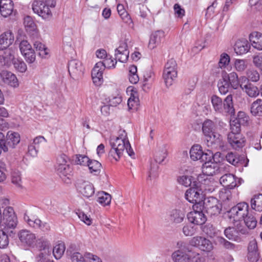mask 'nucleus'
<instances>
[{
  "label": "nucleus",
  "instance_id": "55",
  "mask_svg": "<svg viewBox=\"0 0 262 262\" xmlns=\"http://www.w3.org/2000/svg\"><path fill=\"white\" fill-rule=\"evenodd\" d=\"M216 242L219 245L227 249H234L235 247V245L234 244L227 241L225 238L221 236L217 237Z\"/></svg>",
  "mask_w": 262,
  "mask_h": 262
},
{
  "label": "nucleus",
  "instance_id": "46",
  "mask_svg": "<svg viewBox=\"0 0 262 262\" xmlns=\"http://www.w3.org/2000/svg\"><path fill=\"white\" fill-rule=\"evenodd\" d=\"M241 114L244 115V113L242 112L238 116V118H236L230 121V129L231 132L233 133H240L241 132V121L239 116Z\"/></svg>",
  "mask_w": 262,
  "mask_h": 262
},
{
  "label": "nucleus",
  "instance_id": "40",
  "mask_svg": "<svg viewBox=\"0 0 262 262\" xmlns=\"http://www.w3.org/2000/svg\"><path fill=\"white\" fill-rule=\"evenodd\" d=\"M214 182H211L209 180L205 179L204 182H201L200 187L202 190L203 189L205 193H211L215 190Z\"/></svg>",
  "mask_w": 262,
  "mask_h": 262
},
{
  "label": "nucleus",
  "instance_id": "6",
  "mask_svg": "<svg viewBox=\"0 0 262 262\" xmlns=\"http://www.w3.org/2000/svg\"><path fill=\"white\" fill-rule=\"evenodd\" d=\"M177 63L173 58L169 59L166 63L163 73V78L166 85L171 86L177 77Z\"/></svg>",
  "mask_w": 262,
  "mask_h": 262
},
{
  "label": "nucleus",
  "instance_id": "56",
  "mask_svg": "<svg viewBox=\"0 0 262 262\" xmlns=\"http://www.w3.org/2000/svg\"><path fill=\"white\" fill-rule=\"evenodd\" d=\"M4 224L5 227L10 228H14L17 225L16 217L15 216H12L10 217H5Z\"/></svg>",
  "mask_w": 262,
  "mask_h": 262
},
{
  "label": "nucleus",
  "instance_id": "37",
  "mask_svg": "<svg viewBox=\"0 0 262 262\" xmlns=\"http://www.w3.org/2000/svg\"><path fill=\"white\" fill-rule=\"evenodd\" d=\"M251 208L257 211H262V194L254 195L251 200Z\"/></svg>",
  "mask_w": 262,
  "mask_h": 262
},
{
  "label": "nucleus",
  "instance_id": "47",
  "mask_svg": "<svg viewBox=\"0 0 262 262\" xmlns=\"http://www.w3.org/2000/svg\"><path fill=\"white\" fill-rule=\"evenodd\" d=\"M230 189H231L227 188L220 191L219 197L223 202L226 203L232 200V195Z\"/></svg>",
  "mask_w": 262,
  "mask_h": 262
},
{
  "label": "nucleus",
  "instance_id": "50",
  "mask_svg": "<svg viewBox=\"0 0 262 262\" xmlns=\"http://www.w3.org/2000/svg\"><path fill=\"white\" fill-rule=\"evenodd\" d=\"M197 231V227L191 224L185 225L182 229L183 234L186 236H192L196 233Z\"/></svg>",
  "mask_w": 262,
  "mask_h": 262
},
{
  "label": "nucleus",
  "instance_id": "1",
  "mask_svg": "<svg viewBox=\"0 0 262 262\" xmlns=\"http://www.w3.org/2000/svg\"><path fill=\"white\" fill-rule=\"evenodd\" d=\"M110 144L112 147L110 151V155L113 157L116 161L120 159L125 149L132 158H135V152L127 139V134L124 130L121 131L119 137L111 138Z\"/></svg>",
  "mask_w": 262,
  "mask_h": 262
},
{
  "label": "nucleus",
  "instance_id": "64",
  "mask_svg": "<svg viewBox=\"0 0 262 262\" xmlns=\"http://www.w3.org/2000/svg\"><path fill=\"white\" fill-rule=\"evenodd\" d=\"M70 257L72 262H85L84 258L79 252H74Z\"/></svg>",
  "mask_w": 262,
  "mask_h": 262
},
{
  "label": "nucleus",
  "instance_id": "60",
  "mask_svg": "<svg viewBox=\"0 0 262 262\" xmlns=\"http://www.w3.org/2000/svg\"><path fill=\"white\" fill-rule=\"evenodd\" d=\"M117 8L118 13L120 16L124 20V21L127 23L128 21L130 19V18L127 13L125 12L123 5L121 4H118Z\"/></svg>",
  "mask_w": 262,
  "mask_h": 262
},
{
  "label": "nucleus",
  "instance_id": "15",
  "mask_svg": "<svg viewBox=\"0 0 262 262\" xmlns=\"http://www.w3.org/2000/svg\"><path fill=\"white\" fill-rule=\"evenodd\" d=\"M68 71L71 77L73 79H78L83 74L82 63L76 59H73L69 62Z\"/></svg>",
  "mask_w": 262,
  "mask_h": 262
},
{
  "label": "nucleus",
  "instance_id": "31",
  "mask_svg": "<svg viewBox=\"0 0 262 262\" xmlns=\"http://www.w3.org/2000/svg\"><path fill=\"white\" fill-rule=\"evenodd\" d=\"M249 39L253 48L262 50V33L254 32L250 34Z\"/></svg>",
  "mask_w": 262,
  "mask_h": 262
},
{
  "label": "nucleus",
  "instance_id": "10",
  "mask_svg": "<svg viewBox=\"0 0 262 262\" xmlns=\"http://www.w3.org/2000/svg\"><path fill=\"white\" fill-rule=\"evenodd\" d=\"M19 42V47L21 54L24 56L26 61L28 63H32L35 60V54L31 46L27 40H23L19 41L17 38L15 43Z\"/></svg>",
  "mask_w": 262,
  "mask_h": 262
},
{
  "label": "nucleus",
  "instance_id": "34",
  "mask_svg": "<svg viewBox=\"0 0 262 262\" xmlns=\"http://www.w3.org/2000/svg\"><path fill=\"white\" fill-rule=\"evenodd\" d=\"M247 77L243 76L241 77L242 81L244 82H249V81L250 80L252 82H257L260 78L259 74L258 72L254 69H248L246 71Z\"/></svg>",
  "mask_w": 262,
  "mask_h": 262
},
{
  "label": "nucleus",
  "instance_id": "17",
  "mask_svg": "<svg viewBox=\"0 0 262 262\" xmlns=\"http://www.w3.org/2000/svg\"><path fill=\"white\" fill-rule=\"evenodd\" d=\"M18 236L22 244L26 246H33L36 241L35 234L28 230H23L19 231Z\"/></svg>",
  "mask_w": 262,
  "mask_h": 262
},
{
  "label": "nucleus",
  "instance_id": "23",
  "mask_svg": "<svg viewBox=\"0 0 262 262\" xmlns=\"http://www.w3.org/2000/svg\"><path fill=\"white\" fill-rule=\"evenodd\" d=\"M14 37L11 31L4 32L0 35V50L7 49L14 41Z\"/></svg>",
  "mask_w": 262,
  "mask_h": 262
},
{
  "label": "nucleus",
  "instance_id": "14",
  "mask_svg": "<svg viewBox=\"0 0 262 262\" xmlns=\"http://www.w3.org/2000/svg\"><path fill=\"white\" fill-rule=\"evenodd\" d=\"M76 187L77 190L86 198H89L94 194V187L88 181L79 179L76 182Z\"/></svg>",
  "mask_w": 262,
  "mask_h": 262
},
{
  "label": "nucleus",
  "instance_id": "25",
  "mask_svg": "<svg viewBox=\"0 0 262 262\" xmlns=\"http://www.w3.org/2000/svg\"><path fill=\"white\" fill-rule=\"evenodd\" d=\"M167 145L163 144L159 145L155 151L154 159L155 161L160 164L164 161L167 156Z\"/></svg>",
  "mask_w": 262,
  "mask_h": 262
},
{
  "label": "nucleus",
  "instance_id": "62",
  "mask_svg": "<svg viewBox=\"0 0 262 262\" xmlns=\"http://www.w3.org/2000/svg\"><path fill=\"white\" fill-rule=\"evenodd\" d=\"M213 248L212 243L208 239L205 237L203 243L200 247V250L205 252H209Z\"/></svg>",
  "mask_w": 262,
  "mask_h": 262
},
{
  "label": "nucleus",
  "instance_id": "51",
  "mask_svg": "<svg viewBox=\"0 0 262 262\" xmlns=\"http://www.w3.org/2000/svg\"><path fill=\"white\" fill-rule=\"evenodd\" d=\"M12 63L14 68L18 72L24 73L26 71L27 69V65L22 59L16 58L13 60Z\"/></svg>",
  "mask_w": 262,
  "mask_h": 262
},
{
  "label": "nucleus",
  "instance_id": "43",
  "mask_svg": "<svg viewBox=\"0 0 262 262\" xmlns=\"http://www.w3.org/2000/svg\"><path fill=\"white\" fill-rule=\"evenodd\" d=\"M66 247L63 243L56 245L53 248V254L56 259H60L65 251Z\"/></svg>",
  "mask_w": 262,
  "mask_h": 262
},
{
  "label": "nucleus",
  "instance_id": "44",
  "mask_svg": "<svg viewBox=\"0 0 262 262\" xmlns=\"http://www.w3.org/2000/svg\"><path fill=\"white\" fill-rule=\"evenodd\" d=\"M97 201L103 206L108 205L111 201V196L108 193L104 191L99 192Z\"/></svg>",
  "mask_w": 262,
  "mask_h": 262
},
{
  "label": "nucleus",
  "instance_id": "11",
  "mask_svg": "<svg viewBox=\"0 0 262 262\" xmlns=\"http://www.w3.org/2000/svg\"><path fill=\"white\" fill-rule=\"evenodd\" d=\"M220 155L215 158H211L210 160L204 161L203 163L202 171L207 176H213L219 173V166L217 157H220Z\"/></svg>",
  "mask_w": 262,
  "mask_h": 262
},
{
  "label": "nucleus",
  "instance_id": "48",
  "mask_svg": "<svg viewBox=\"0 0 262 262\" xmlns=\"http://www.w3.org/2000/svg\"><path fill=\"white\" fill-rule=\"evenodd\" d=\"M243 220L246 226L250 229H254L257 224V221L255 217L251 214H248Z\"/></svg>",
  "mask_w": 262,
  "mask_h": 262
},
{
  "label": "nucleus",
  "instance_id": "61",
  "mask_svg": "<svg viewBox=\"0 0 262 262\" xmlns=\"http://www.w3.org/2000/svg\"><path fill=\"white\" fill-rule=\"evenodd\" d=\"M230 62V57L226 53H223L221 55L219 66L221 68H225Z\"/></svg>",
  "mask_w": 262,
  "mask_h": 262
},
{
  "label": "nucleus",
  "instance_id": "32",
  "mask_svg": "<svg viewBox=\"0 0 262 262\" xmlns=\"http://www.w3.org/2000/svg\"><path fill=\"white\" fill-rule=\"evenodd\" d=\"M224 79H226L231 86L233 89H237L240 86V83L238 80V75L236 73L232 72L229 74L225 73L222 74Z\"/></svg>",
  "mask_w": 262,
  "mask_h": 262
},
{
  "label": "nucleus",
  "instance_id": "52",
  "mask_svg": "<svg viewBox=\"0 0 262 262\" xmlns=\"http://www.w3.org/2000/svg\"><path fill=\"white\" fill-rule=\"evenodd\" d=\"M33 45L36 50L39 51V55L40 56L43 57L48 54L47 51V48H46L45 46L39 40L34 41Z\"/></svg>",
  "mask_w": 262,
  "mask_h": 262
},
{
  "label": "nucleus",
  "instance_id": "19",
  "mask_svg": "<svg viewBox=\"0 0 262 262\" xmlns=\"http://www.w3.org/2000/svg\"><path fill=\"white\" fill-rule=\"evenodd\" d=\"M198 211H194L189 212L187 215L188 221L190 223L196 225H201L205 223L206 221V217L204 215L203 211L200 210Z\"/></svg>",
  "mask_w": 262,
  "mask_h": 262
},
{
  "label": "nucleus",
  "instance_id": "8",
  "mask_svg": "<svg viewBox=\"0 0 262 262\" xmlns=\"http://www.w3.org/2000/svg\"><path fill=\"white\" fill-rule=\"evenodd\" d=\"M203 210L209 215H217L220 213L222 205L218 200L214 197L204 199L202 202Z\"/></svg>",
  "mask_w": 262,
  "mask_h": 262
},
{
  "label": "nucleus",
  "instance_id": "26",
  "mask_svg": "<svg viewBox=\"0 0 262 262\" xmlns=\"http://www.w3.org/2000/svg\"><path fill=\"white\" fill-rule=\"evenodd\" d=\"M185 216L184 211L179 209H173L169 213V220L171 224L177 225L184 221Z\"/></svg>",
  "mask_w": 262,
  "mask_h": 262
},
{
  "label": "nucleus",
  "instance_id": "5",
  "mask_svg": "<svg viewBox=\"0 0 262 262\" xmlns=\"http://www.w3.org/2000/svg\"><path fill=\"white\" fill-rule=\"evenodd\" d=\"M204 195L203 190L196 186H192L187 189L185 194L186 199L190 203L194 204L193 209H198L199 206L200 210L204 200Z\"/></svg>",
  "mask_w": 262,
  "mask_h": 262
},
{
  "label": "nucleus",
  "instance_id": "30",
  "mask_svg": "<svg viewBox=\"0 0 262 262\" xmlns=\"http://www.w3.org/2000/svg\"><path fill=\"white\" fill-rule=\"evenodd\" d=\"M240 87L243 90H245L246 94L250 97H256L259 94V91L257 87L250 82H247L246 84H244V82L242 81Z\"/></svg>",
  "mask_w": 262,
  "mask_h": 262
},
{
  "label": "nucleus",
  "instance_id": "2",
  "mask_svg": "<svg viewBox=\"0 0 262 262\" xmlns=\"http://www.w3.org/2000/svg\"><path fill=\"white\" fill-rule=\"evenodd\" d=\"M211 101L215 112L226 115H234L235 110L233 107V97L231 94L228 95L224 101L220 97L214 95L211 97Z\"/></svg>",
  "mask_w": 262,
  "mask_h": 262
},
{
  "label": "nucleus",
  "instance_id": "59",
  "mask_svg": "<svg viewBox=\"0 0 262 262\" xmlns=\"http://www.w3.org/2000/svg\"><path fill=\"white\" fill-rule=\"evenodd\" d=\"M205 237L200 236H196L192 237L189 241V244L193 247L200 249V247L203 243Z\"/></svg>",
  "mask_w": 262,
  "mask_h": 262
},
{
  "label": "nucleus",
  "instance_id": "18",
  "mask_svg": "<svg viewBox=\"0 0 262 262\" xmlns=\"http://www.w3.org/2000/svg\"><path fill=\"white\" fill-rule=\"evenodd\" d=\"M204 137V141L208 147L216 148L218 147H221L223 145L222 137L215 132L212 135L210 134Z\"/></svg>",
  "mask_w": 262,
  "mask_h": 262
},
{
  "label": "nucleus",
  "instance_id": "13",
  "mask_svg": "<svg viewBox=\"0 0 262 262\" xmlns=\"http://www.w3.org/2000/svg\"><path fill=\"white\" fill-rule=\"evenodd\" d=\"M107 61L108 60L105 62H98L92 71V78L96 85H100L103 82V72L106 68Z\"/></svg>",
  "mask_w": 262,
  "mask_h": 262
},
{
  "label": "nucleus",
  "instance_id": "28",
  "mask_svg": "<svg viewBox=\"0 0 262 262\" xmlns=\"http://www.w3.org/2000/svg\"><path fill=\"white\" fill-rule=\"evenodd\" d=\"M250 44L247 40H238L234 45V49L238 55H242L247 53L250 49Z\"/></svg>",
  "mask_w": 262,
  "mask_h": 262
},
{
  "label": "nucleus",
  "instance_id": "20",
  "mask_svg": "<svg viewBox=\"0 0 262 262\" xmlns=\"http://www.w3.org/2000/svg\"><path fill=\"white\" fill-rule=\"evenodd\" d=\"M226 159L229 163L234 166L244 165L245 166H247L249 162V160L245 158L244 155L239 156L232 152L226 155Z\"/></svg>",
  "mask_w": 262,
  "mask_h": 262
},
{
  "label": "nucleus",
  "instance_id": "39",
  "mask_svg": "<svg viewBox=\"0 0 262 262\" xmlns=\"http://www.w3.org/2000/svg\"><path fill=\"white\" fill-rule=\"evenodd\" d=\"M87 166L89 167L91 173L95 175H97L100 173L101 164L98 161L90 159Z\"/></svg>",
  "mask_w": 262,
  "mask_h": 262
},
{
  "label": "nucleus",
  "instance_id": "3",
  "mask_svg": "<svg viewBox=\"0 0 262 262\" xmlns=\"http://www.w3.org/2000/svg\"><path fill=\"white\" fill-rule=\"evenodd\" d=\"M178 249L173 252L171 255V258L174 262H189L191 257L194 258L196 256H199L198 253L193 252L192 256L189 255L187 252H191V249L186 242L179 241L177 244Z\"/></svg>",
  "mask_w": 262,
  "mask_h": 262
},
{
  "label": "nucleus",
  "instance_id": "24",
  "mask_svg": "<svg viewBox=\"0 0 262 262\" xmlns=\"http://www.w3.org/2000/svg\"><path fill=\"white\" fill-rule=\"evenodd\" d=\"M220 183L224 187L233 189L237 186L236 178L231 173L225 174L220 178Z\"/></svg>",
  "mask_w": 262,
  "mask_h": 262
},
{
  "label": "nucleus",
  "instance_id": "33",
  "mask_svg": "<svg viewBox=\"0 0 262 262\" xmlns=\"http://www.w3.org/2000/svg\"><path fill=\"white\" fill-rule=\"evenodd\" d=\"M250 112L254 116L262 117V99H257L250 105Z\"/></svg>",
  "mask_w": 262,
  "mask_h": 262
},
{
  "label": "nucleus",
  "instance_id": "57",
  "mask_svg": "<svg viewBox=\"0 0 262 262\" xmlns=\"http://www.w3.org/2000/svg\"><path fill=\"white\" fill-rule=\"evenodd\" d=\"M49 246L50 244L48 241H40L38 243L37 246L39 250L40 251L39 253H46L47 255H48L50 252Z\"/></svg>",
  "mask_w": 262,
  "mask_h": 262
},
{
  "label": "nucleus",
  "instance_id": "22",
  "mask_svg": "<svg viewBox=\"0 0 262 262\" xmlns=\"http://www.w3.org/2000/svg\"><path fill=\"white\" fill-rule=\"evenodd\" d=\"M164 36L165 33L162 30H157L153 32L150 37L148 48L150 49H154L156 47L160 45L163 40Z\"/></svg>",
  "mask_w": 262,
  "mask_h": 262
},
{
  "label": "nucleus",
  "instance_id": "27",
  "mask_svg": "<svg viewBox=\"0 0 262 262\" xmlns=\"http://www.w3.org/2000/svg\"><path fill=\"white\" fill-rule=\"evenodd\" d=\"M13 10V3L11 0H1L0 2V12L5 17L10 15Z\"/></svg>",
  "mask_w": 262,
  "mask_h": 262
},
{
  "label": "nucleus",
  "instance_id": "45",
  "mask_svg": "<svg viewBox=\"0 0 262 262\" xmlns=\"http://www.w3.org/2000/svg\"><path fill=\"white\" fill-rule=\"evenodd\" d=\"M224 234L230 240L237 241L239 238L237 231L234 227H229L224 230Z\"/></svg>",
  "mask_w": 262,
  "mask_h": 262
},
{
  "label": "nucleus",
  "instance_id": "58",
  "mask_svg": "<svg viewBox=\"0 0 262 262\" xmlns=\"http://www.w3.org/2000/svg\"><path fill=\"white\" fill-rule=\"evenodd\" d=\"M8 235L2 230H0V248H5L9 244Z\"/></svg>",
  "mask_w": 262,
  "mask_h": 262
},
{
  "label": "nucleus",
  "instance_id": "12",
  "mask_svg": "<svg viewBox=\"0 0 262 262\" xmlns=\"http://www.w3.org/2000/svg\"><path fill=\"white\" fill-rule=\"evenodd\" d=\"M20 142V136L18 133L9 131L6 135L4 144H3L4 151L8 152L15 148Z\"/></svg>",
  "mask_w": 262,
  "mask_h": 262
},
{
  "label": "nucleus",
  "instance_id": "38",
  "mask_svg": "<svg viewBox=\"0 0 262 262\" xmlns=\"http://www.w3.org/2000/svg\"><path fill=\"white\" fill-rule=\"evenodd\" d=\"M217 86L220 93L224 95L227 94L229 90L232 88L231 84L226 79H224L223 76L218 82Z\"/></svg>",
  "mask_w": 262,
  "mask_h": 262
},
{
  "label": "nucleus",
  "instance_id": "21",
  "mask_svg": "<svg viewBox=\"0 0 262 262\" xmlns=\"http://www.w3.org/2000/svg\"><path fill=\"white\" fill-rule=\"evenodd\" d=\"M248 259L250 262H257L259 258L257 243L255 240L250 241L248 247Z\"/></svg>",
  "mask_w": 262,
  "mask_h": 262
},
{
  "label": "nucleus",
  "instance_id": "36",
  "mask_svg": "<svg viewBox=\"0 0 262 262\" xmlns=\"http://www.w3.org/2000/svg\"><path fill=\"white\" fill-rule=\"evenodd\" d=\"M56 170L61 178L67 177L68 179V176L72 172V168L70 165H58L56 166Z\"/></svg>",
  "mask_w": 262,
  "mask_h": 262
},
{
  "label": "nucleus",
  "instance_id": "7",
  "mask_svg": "<svg viewBox=\"0 0 262 262\" xmlns=\"http://www.w3.org/2000/svg\"><path fill=\"white\" fill-rule=\"evenodd\" d=\"M220 155H221L220 152H216L213 155L209 150L207 152H204L201 146L199 144L192 146L190 150L191 159L193 161H200L201 163L210 160L211 158H214Z\"/></svg>",
  "mask_w": 262,
  "mask_h": 262
},
{
  "label": "nucleus",
  "instance_id": "41",
  "mask_svg": "<svg viewBox=\"0 0 262 262\" xmlns=\"http://www.w3.org/2000/svg\"><path fill=\"white\" fill-rule=\"evenodd\" d=\"M194 179L191 176H182L178 179V181L180 184L185 187L191 186L192 184V186H196V182L192 181Z\"/></svg>",
  "mask_w": 262,
  "mask_h": 262
},
{
  "label": "nucleus",
  "instance_id": "49",
  "mask_svg": "<svg viewBox=\"0 0 262 262\" xmlns=\"http://www.w3.org/2000/svg\"><path fill=\"white\" fill-rule=\"evenodd\" d=\"M24 25L27 31H33L36 29V25L30 16H27L24 18Z\"/></svg>",
  "mask_w": 262,
  "mask_h": 262
},
{
  "label": "nucleus",
  "instance_id": "4",
  "mask_svg": "<svg viewBox=\"0 0 262 262\" xmlns=\"http://www.w3.org/2000/svg\"><path fill=\"white\" fill-rule=\"evenodd\" d=\"M56 5L54 0H36L32 4V9L35 13L43 19H48L52 16L49 7L54 8Z\"/></svg>",
  "mask_w": 262,
  "mask_h": 262
},
{
  "label": "nucleus",
  "instance_id": "53",
  "mask_svg": "<svg viewBox=\"0 0 262 262\" xmlns=\"http://www.w3.org/2000/svg\"><path fill=\"white\" fill-rule=\"evenodd\" d=\"M89 160L88 157L82 155H76L73 160L75 164L81 166H87Z\"/></svg>",
  "mask_w": 262,
  "mask_h": 262
},
{
  "label": "nucleus",
  "instance_id": "29",
  "mask_svg": "<svg viewBox=\"0 0 262 262\" xmlns=\"http://www.w3.org/2000/svg\"><path fill=\"white\" fill-rule=\"evenodd\" d=\"M0 76L2 77L3 81L12 87H17L18 86V80L16 76L9 71H4Z\"/></svg>",
  "mask_w": 262,
  "mask_h": 262
},
{
  "label": "nucleus",
  "instance_id": "42",
  "mask_svg": "<svg viewBox=\"0 0 262 262\" xmlns=\"http://www.w3.org/2000/svg\"><path fill=\"white\" fill-rule=\"evenodd\" d=\"M233 66L236 71L242 73L244 72L247 68L248 62L245 59H235Z\"/></svg>",
  "mask_w": 262,
  "mask_h": 262
},
{
  "label": "nucleus",
  "instance_id": "54",
  "mask_svg": "<svg viewBox=\"0 0 262 262\" xmlns=\"http://www.w3.org/2000/svg\"><path fill=\"white\" fill-rule=\"evenodd\" d=\"M203 232L210 237L216 233V228L211 224H207L202 227Z\"/></svg>",
  "mask_w": 262,
  "mask_h": 262
},
{
  "label": "nucleus",
  "instance_id": "63",
  "mask_svg": "<svg viewBox=\"0 0 262 262\" xmlns=\"http://www.w3.org/2000/svg\"><path fill=\"white\" fill-rule=\"evenodd\" d=\"M253 63L255 67L262 70V53L253 56Z\"/></svg>",
  "mask_w": 262,
  "mask_h": 262
},
{
  "label": "nucleus",
  "instance_id": "16",
  "mask_svg": "<svg viewBox=\"0 0 262 262\" xmlns=\"http://www.w3.org/2000/svg\"><path fill=\"white\" fill-rule=\"evenodd\" d=\"M227 139L229 143L236 150L244 146L245 140L241 133H229Z\"/></svg>",
  "mask_w": 262,
  "mask_h": 262
},
{
  "label": "nucleus",
  "instance_id": "35",
  "mask_svg": "<svg viewBox=\"0 0 262 262\" xmlns=\"http://www.w3.org/2000/svg\"><path fill=\"white\" fill-rule=\"evenodd\" d=\"M216 125L214 122L209 119H207L202 124V131L204 136L215 132Z\"/></svg>",
  "mask_w": 262,
  "mask_h": 262
},
{
  "label": "nucleus",
  "instance_id": "9",
  "mask_svg": "<svg viewBox=\"0 0 262 262\" xmlns=\"http://www.w3.org/2000/svg\"><path fill=\"white\" fill-rule=\"evenodd\" d=\"M249 205L246 202H241L232 207L228 211L229 216L234 221L242 220L249 214Z\"/></svg>",
  "mask_w": 262,
  "mask_h": 262
}]
</instances>
